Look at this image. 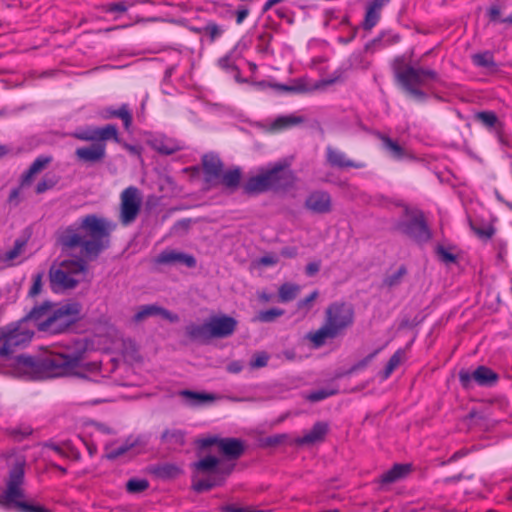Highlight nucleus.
Instances as JSON below:
<instances>
[{"mask_svg": "<svg viewBox=\"0 0 512 512\" xmlns=\"http://www.w3.org/2000/svg\"><path fill=\"white\" fill-rule=\"evenodd\" d=\"M86 351V345L82 344L71 353L45 350L35 356L20 354L15 357V368L21 375L31 380L67 375L83 376L76 372V369L83 368L90 372L98 370L95 362L83 363Z\"/></svg>", "mask_w": 512, "mask_h": 512, "instance_id": "f257e3e1", "label": "nucleus"}, {"mask_svg": "<svg viewBox=\"0 0 512 512\" xmlns=\"http://www.w3.org/2000/svg\"><path fill=\"white\" fill-rule=\"evenodd\" d=\"M116 224L99 217L96 214H88L80 219L77 227L68 226L58 237L63 250L82 248V254L90 260H95L102 251L110 247L111 233Z\"/></svg>", "mask_w": 512, "mask_h": 512, "instance_id": "f03ea898", "label": "nucleus"}, {"mask_svg": "<svg viewBox=\"0 0 512 512\" xmlns=\"http://www.w3.org/2000/svg\"><path fill=\"white\" fill-rule=\"evenodd\" d=\"M82 319V305L79 302L56 304L46 319L38 323V330L53 335L75 333Z\"/></svg>", "mask_w": 512, "mask_h": 512, "instance_id": "7ed1b4c3", "label": "nucleus"}, {"mask_svg": "<svg viewBox=\"0 0 512 512\" xmlns=\"http://www.w3.org/2000/svg\"><path fill=\"white\" fill-rule=\"evenodd\" d=\"M25 466L24 457L15 458L14 463L10 465L5 490L0 494V507L7 511L18 512L28 502L24 500L25 490L22 487L25 481Z\"/></svg>", "mask_w": 512, "mask_h": 512, "instance_id": "20e7f679", "label": "nucleus"}, {"mask_svg": "<svg viewBox=\"0 0 512 512\" xmlns=\"http://www.w3.org/2000/svg\"><path fill=\"white\" fill-rule=\"evenodd\" d=\"M71 135L91 142L89 146L76 149L75 155L78 159L86 163H96L105 158V141L111 138L117 140L118 130H76Z\"/></svg>", "mask_w": 512, "mask_h": 512, "instance_id": "39448f33", "label": "nucleus"}, {"mask_svg": "<svg viewBox=\"0 0 512 512\" xmlns=\"http://www.w3.org/2000/svg\"><path fill=\"white\" fill-rule=\"evenodd\" d=\"M396 78L403 89L413 98L423 101L426 98L425 92L421 89L430 81H436V71L428 68L408 66L396 73Z\"/></svg>", "mask_w": 512, "mask_h": 512, "instance_id": "423d86ee", "label": "nucleus"}, {"mask_svg": "<svg viewBox=\"0 0 512 512\" xmlns=\"http://www.w3.org/2000/svg\"><path fill=\"white\" fill-rule=\"evenodd\" d=\"M404 213L408 219L399 221L395 226L396 230L417 243L428 242L432 238V233L424 213L420 210L411 211L408 208H405Z\"/></svg>", "mask_w": 512, "mask_h": 512, "instance_id": "0eeeda50", "label": "nucleus"}, {"mask_svg": "<svg viewBox=\"0 0 512 512\" xmlns=\"http://www.w3.org/2000/svg\"><path fill=\"white\" fill-rule=\"evenodd\" d=\"M290 166V160L283 159L264 170L271 191H288L294 186L297 178Z\"/></svg>", "mask_w": 512, "mask_h": 512, "instance_id": "6e6552de", "label": "nucleus"}, {"mask_svg": "<svg viewBox=\"0 0 512 512\" xmlns=\"http://www.w3.org/2000/svg\"><path fill=\"white\" fill-rule=\"evenodd\" d=\"M458 377L461 386L466 390L473 387V382L479 386L492 387L499 379V375L496 372L484 365L478 366L472 372L462 368L458 373Z\"/></svg>", "mask_w": 512, "mask_h": 512, "instance_id": "1a4fd4ad", "label": "nucleus"}, {"mask_svg": "<svg viewBox=\"0 0 512 512\" xmlns=\"http://www.w3.org/2000/svg\"><path fill=\"white\" fill-rule=\"evenodd\" d=\"M22 319L8 324V339L6 344L0 346V357L8 358L14 353L16 347L24 346L29 343L34 335V332L23 328Z\"/></svg>", "mask_w": 512, "mask_h": 512, "instance_id": "9d476101", "label": "nucleus"}, {"mask_svg": "<svg viewBox=\"0 0 512 512\" xmlns=\"http://www.w3.org/2000/svg\"><path fill=\"white\" fill-rule=\"evenodd\" d=\"M141 208V198L138 189L130 186L121 194L120 221L123 225H129L135 221Z\"/></svg>", "mask_w": 512, "mask_h": 512, "instance_id": "9b49d317", "label": "nucleus"}, {"mask_svg": "<svg viewBox=\"0 0 512 512\" xmlns=\"http://www.w3.org/2000/svg\"><path fill=\"white\" fill-rule=\"evenodd\" d=\"M325 321L332 325L338 332L349 327L353 323L354 311L346 303H332L326 309Z\"/></svg>", "mask_w": 512, "mask_h": 512, "instance_id": "f8f14e48", "label": "nucleus"}, {"mask_svg": "<svg viewBox=\"0 0 512 512\" xmlns=\"http://www.w3.org/2000/svg\"><path fill=\"white\" fill-rule=\"evenodd\" d=\"M49 285L54 293L64 292L75 289L79 280L73 278L69 271H65L61 266L59 268L52 265L49 269Z\"/></svg>", "mask_w": 512, "mask_h": 512, "instance_id": "ddd939ff", "label": "nucleus"}, {"mask_svg": "<svg viewBox=\"0 0 512 512\" xmlns=\"http://www.w3.org/2000/svg\"><path fill=\"white\" fill-rule=\"evenodd\" d=\"M210 334L213 339L228 338L237 329L238 321L229 315L211 316L208 319Z\"/></svg>", "mask_w": 512, "mask_h": 512, "instance_id": "4468645a", "label": "nucleus"}, {"mask_svg": "<svg viewBox=\"0 0 512 512\" xmlns=\"http://www.w3.org/2000/svg\"><path fill=\"white\" fill-rule=\"evenodd\" d=\"M304 206L314 214H326L332 210V199L328 192L317 190L307 196Z\"/></svg>", "mask_w": 512, "mask_h": 512, "instance_id": "2eb2a0df", "label": "nucleus"}, {"mask_svg": "<svg viewBox=\"0 0 512 512\" xmlns=\"http://www.w3.org/2000/svg\"><path fill=\"white\" fill-rule=\"evenodd\" d=\"M157 264L182 265L188 268H195L197 261L193 255L176 250H164L155 259Z\"/></svg>", "mask_w": 512, "mask_h": 512, "instance_id": "dca6fc26", "label": "nucleus"}, {"mask_svg": "<svg viewBox=\"0 0 512 512\" xmlns=\"http://www.w3.org/2000/svg\"><path fill=\"white\" fill-rule=\"evenodd\" d=\"M246 450L245 442L239 438H222L219 453L227 461L238 460Z\"/></svg>", "mask_w": 512, "mask_h": 512, "instance_id": "f3484780", "label": "nucleus"}, {"mask_svg": "<svg viewBox=\"0 0 512 512\" xmlns=\"http://www.w3.org/2000/svg\"><path fill=\"white\" fill-rule=\"evenodd\" d=\"M224 164L218 155L209 153L202 157V168L204 172V180L211 184L219 179L223 172Z\"/></svg>", "mask_w": 512, "mask_h": 512, "instance_id": "a211bd4d", "label": "nucleus"}, {"mask_svg": "<svg viewBox=\"0 0 512 512\" xmlns=\"http://www.w3.org/2000/svg\"><path fill=\"white\" fill-rule=\"evenodd\" d=\"M184 333L186 338L190 342L199 343V344H209L213 339L210 334V326L208 323V319L202 324H196L194 322H190L184 328Z\"/></svg>", "mask_w": 512, "mask_h": 512, "instance_id": "6ab92c4d", "label": "nucleus"}, {"mask_svg": "<svg viewBox=\"0 0 512 512\" xmlns=\"http://www.w3.org/2000/svg\"><path fill=\"white\" fill-rule=\"evenodd\" d=\"M329 431V425L327 422L318 421L316 422L311 430L304 436L299 437L295 440V443L299 446L313 445L315 443L323 442Z\"/></svg>", "mask_w": 512, "mask_h": 512, "instance_id": "aec40b11", "label": "nucleus"}, {"mask_svg": "<svg viewBox=\"0 0 512 512\" xmlns=\"http://www.w3.org/2000/svg\"><path fill=\"white\" fill-rule=\"evenodd\" d=\"M150 316H161L170 322H176L179 319L178 315L171 313L169 310L161 306L151 304L141 306L139 311L134 315V320L136 322H140Z\"/></svg>", "mask_w": 512, "mask_h": 512, "instance_id": "412c9836", "label": "nucleus"}, {"mask_svg": "<svg viewBox=\"0 0 512 512\" xmlns=\"http://www.w3.org/2000/svg\"><path fill=\"white\" fill-rule=\"evenodd\" d=\"M242 189L243 193L248 196H255L267 191H271L265 171L261 170L258 175L250 177L243 184Z\"/></svg>", "mask_w": 512, "mask_h": 512, "instance_id": "4be33fe9", "label": "nucleus"}, {"mask_svg": "<svg viewBox=\"0 0 512 512\" xmlns=\"http://www.w3.org/2000/svg\"><path fill=\"white\" fill-rule=\"evenodd\" d=\"M411 472L410 464H394L392 468L384 472L378 479V483L382 486L393 484L404 479Z\"/></svg>", "mask_w": 512, "mask_h": 512, "instance_id": "5701e85b", "label": "nucleus"}, {"mask_svg": "<svg viewBox=\"0 0 512 512\" xmlns=\"http://www.w3.org/2000/svg\"><path fill=\"white\" fill-rule=\"evenodd\" d=\"M389 1L390 0H374L368 5L363 22L364 29L370 30L378 23L381 9Z\"/></svg>", "mask_w": 512, "mask_h": 512, "instance_id": "b1692460", "label": "nucleus"}, {"mask_svg": "<svg viewBox=\"0 0 512 512\" xmlns=\"http://www.w3.org/2000/svg\"><path fill=\"white\" fill-rule=\"evenodd\" d=\"M340 334L332 325L326 321L324 325L314 333H309L308 338L315 347H321L325 344L327 339H333Z\"/></svg>", "mask_w": 512, "mask_h": 512, "instance_id": "393cba45", "label": "nucleus"}, {"mask_svg": "<svg viewBox=\"0 0 512 512\" xmlns=\"http://www.w3.org/2000/svg\"><path fill=\"white\" fill-rule=\"evenodd\" d=\"M220 459L214 455H207L204 458L194 462L192 464L193 469L200 474H209L210 476H216L218 471V465Z\"/></svg>", "mask_w": 512, "mask_h": 512, "instance_id": "a878e982", "label": "nucleus"}, {"mask_svg": "<svg viewBox=\"0 0 512 512\" xmlns=\"http://www.w3.org/2000/svg\"><path fill=\"white\" fill-rule=\"evenodd\" d=\"M179 395L186 399L187 403L191 406H200L216 400V396L214 394L188 389L180 391Z\"/></svg>", "mask_w": 512, "mask_h": 512, "instance_id": "bb28decb", "label": "nucleus"}, {"mask_svg": "<svg viewBox=\"0 0 512 512\" xmlns=\"http://www.w3.org/2000/svg\"><path fill=\"white\" fill-rule=\"evenodd\" d=\"M150 472L156 478L169 480L176 478L181 473V469L176 464L163 463L152 466Z\"/></svg>", "mask_w": 512, "mask_h": 512, "instance_id": "cd10ccee", "label": "nucleus"}, {"mask_svg": "<svg viewBox=\"0 0 512 512\" xmlns=\"http://www.w3.org/2000/svg\"><path fill=\"white\" fill-rule=\"evenodd\" d=\"M55 306V303L46 300L42 304L33 307L32 310L22 318V322L33 321L38 326V323L43 322L42 318L46 315L48 316V313L52 312Z\"/></svg>", "mask_w": 512, "mask_h": 512, "instance_id": "c85d7f7f", "label": "nucleus"}, {"mask_svg": "<svg viewBox=\"0 0 512 512\" xmlns=\"http://www.w3.org/2000/svg\"><path fill=\"white\" fill-rule=\"evenodd\" d=\"M379 137L383 142L384 148L389 152L391 157H393L394 159L400 160L409 156L408 151L398 141L393 140L389 136L380 133Z\"/></svg>", "mask_w": 512, "mask_h": 512, "instance_id": "c756f323", "label": "nucleus"}, {"mask_svg": "<svg viewBox=\"0 0 512 512\" xmlns=\"http://www.w3.org/2000/svg\"><path fill=\"white\" fill-rule=\"evenodd\" d=\"M186 432L180 429H166L161 434V442L171 445L183 447L186 444Z\"/></svg>", "mask_w": 512, "mask_h": 512, "instance_id": "7c9ffc66", "label": "nucleus"}, {"mask_svg": "<svg viewBox=\"0 0 512 512\" xmlns=\"http://www.w3.org/2000/svg\"><path fill=\"white\" fill-rule=\"evenodd\" d=\"M138 444L139 440L130 441V439H127V441L123 445L108 451L105 454V458H107L108 460H115L118 457L124 456L129 452H131V457L135 456L140 453V450H136Z\"/></svg>", "mask_w": 512, "mask_h": 512, "instance_id": "2f4dec72", "label": "nucleus"}, {"mask_svg": "<svg viewBox=\"0 0 512 512\" xmlns=\"http://www.w3.org/2000/svg\"><path fill=\"white\" fill-rule=\"evenodd\" d=\"M305 118L301 115L290 114L275 118L270 124V128H290L305 124Z\"/></svg>", "mask_w": 512, "mask_h": 512, "instance_id": "473e14b6", "label": "nucleus"}, {"mask_svg": "<svg viewBox=\"0 0 512 512\" xmlns=\"http://www.w3.org/2000/svg\"><path fill=\"white\" fill-rule=\"evenodd\" d=\"M106 116L120 119L124 128H129L132 125V112L128 104H122L119 108H108Z\"/></svg>", "mask_w": 512, "mask_h": 512, "instance_id": "72a5a7b5", "label": "nucleus"}, {"mask_svg": "<svg viewBox=\"0 0 512 512\" xmlns=\"http://www.w3.org/2000/svg\"><path fill=\"white\" fill-rule=\"evenodd\" d=\"M321 86V84H315L313 86H310L306 83L305 80H297L294 82L293 85H284V84H274L272 87L277 91H283V92H291V93H304L311 91L313 89H318Z\"/></svg>", "mask_w": 512, "mask_h": 512, "instance_id": "f704fd0d", "label": "nucleus"}, {"mask_svg": "<svg viewBox=\"0 0 512 512\" xmlns=\"http://www.w3.org/2000/svg\"><path fill=\"white\" fill-rule=\"evenodd\" d=\"M241 177L242 171L239 167H236L224 173L222 172V175L219 179L221 180V184L223 186L230 189L231 191H235L240 185Z\"/></svg>", "mask_w": 512, "mask_h": 512, "instance_id": "c9c22d12", "label": "nucleus"}, {"mask_svg": "<svg viewBox=\"0 0 512 512\" xmlns=\"http://www.w3.org/2000/svg\"><path fill=\"white\" fill-rule=\"evenodd\" d=\"M327 161L332 167L347 168V167H360L359 164H355L351 160H346L344 154L332 149L327 148Z\"/></svg>", "mask_w": 512, "mask_h": 512, "instance_id": "e433bc0d", "label": "nucleus"}, {"mask_svg": "<svg viewBox=\"0 0 512 512\" xmlns=\"http://www.w3.org/2000/svg\"><path fill=\"white\" fill-rule=\"evenodd\" d=\"M223 485V477L211 476L209 479L194 481L192 489L197 493L210 491L212 488Z\"/></svg>", "mask_w": 512, "mask_h": 512, "instance_id": "4c0bfd02", "label": "nucleus"}, {"mask_svg": "<svg viewBox=\"0 0 512 512\" xmlns=\"http://www.w3.org/2000/svg\"><path fill=\"white\" fill-rule=\"evenodd\" d=\"M300 291V287L293 283H284L279 287L278 296L279 301L282 303L294 300Z\"/></svg>", "mask_w": 512, "mask_h": 512, "instance_id": "58836bf2", "label": "nucleus"}, {"mask_svg": "<svg viewBox=\"0 0 512 512\" xmlns=\"http://www.w3.org/2000/svg\"><path fill=\"white\" fill-rule=\"evenodd\" d=\"M405 355L404 350L399 349L397 350L388 360L384 370L381 372V378L383 380H386L390 377L392 372L400 365L402 362V359Z\"/></svg>", "mask_w": 512, "mask_h": 512, "instance_id": "ea45409f", "label": "nucleus"}, {"mask_svg": "<svg viewBox=\"0 0 512 512\" xmlns=\"http://www.w3.org/2000/svg\"><path fill=\"white\" fill-rule=\"evenodd\" d=\"M61 268L65 271H69L72 275L85 272L87 270V263L83 258L76 260H63L60 263Z\"/></svg>", "mask_w": 512, "mask_h": 512, "instance_id": "a19ab883", "label": "nucleus"}, {"mask_svg": "<svg viewBox=\"0 0 512 512\" xmlns=\"http://www.w3.org/2000/svg\"><path fill=\"white\" fill-rule=\"evenodd\" d=\"M380 350H381L380 348L374 350L372 353L368 354L365 358H363L362 360L355 363L349 370H347L343 373H338V374H336L335 377L340 378V377H343L345 375H350L358 370L365 368L371 362V360L379 353Z\"/></svg>", "mask_w": 512, "mask_h": 512, "instance_id": "79ce46f5", "label": "nucleus"}, {"mask_svg": "<svg viewBox=\"0 0 512 512\" xmlns=\"http://www.w3.org/2000/svg\"><path fill=\"white\" fill-rule=\"evenodd\" d=\"M469 224L473 232L481 239L488 240L494 234V228L491 225H479L474 220H469Z\"/></svg>", "mask_w": 512, "mask_h": 512, "instance_id": "37998d69", "label": "nucleus"}, {"mask_svg": "<svg viewBox=\"0 0 512 512\" xmlns=\"http://www.w3.org/2000/svg\"><path fill=\"white\" fill-rule=\"evenodd\" d=\"M149 487V482L147 479H138V478H131L126 483V490L130 494H138Z\"/></svg>", "mask_w": 512, "mask_h": 512, "instance_id": "c03bdc74", "label": "nucleus"}, {"mask_svg": "<svg viewBox=\"0 0 512 512\" xmlns=\"http://www.w3.org/2000/svg\"><path fill=\"white\" fill-rule=\"evenodd\" d=\"M59 181V177L49 174H46L36 185L35 192L37 194H42L49 189L54 188Z\"/></svg>", "mask_w": 512, "mask_h": 512, "instance_id": "a18cd8bd", "label": "nucleus"}, {"mask_svg": "<svg viewBox=\"0 0 512 512\" xmlns=\"http://www.w3.org/2000/svg\"><path fill=\"white\" fill-rule=\"evenodd\" d=\"M472 61L476 66L483 68H490L495 65L493 55L489 51L474 54Z\"/></svg>", "mask_w": 512, "mask_h": 512, "instance_id": "49530a36", "label": "nucleus"}, {"mask_svg": "<svg viewBox=\"0 0 512 512\" xmlns=\"http://www.w3.org/2000/svg\"><path fill=\"white\" fill-rule=\"evenodd\" d=\"M406 274H407L406 267L404 265H401L395 273L388 275L384 278L383 285H385L389 288L395 287L401 283L402 278Z\"/></svg>", "mask_w": 512, "mask_h": 512, "instance_id": "de8ad7c7", "label": "nucleus"}, {"mask_svg": "<svg viewBox=\"0 0 512 512\" xmlns=\"http://www.w3.org/2000/svg\"><path fill=\"white\" fill-rule=\"evenodd\" d=\"M153 149L163 155H171L177 152L180 148L176 144L166 145L163 141L155 139L149 141Z\"/></svg>", "mask_w": 512, "mask_h": 512, "instance_id": "09e8293b", "label": "nucleus"}, {"mask_svg": "<svg viewBox=\"0 0 512 512\" xmlns=\"http://www.w3.org/2000/svg\"><path fill=\"white\" fill-rule=\"evenodd\" d=\"M285 313L283 309L271 308L268 310L260 311L257 315V320L263 323H270L275 321L276 318L282 316Z\"/></svg>", "mask_w": 512, "mask_h": 512, "instance_id": "8fccbe9b", "label": "nucleus"}, {"mask_svg": "<svg viewBox=\"0 0 512 512\" xmlns=\"http://www.w3.org/2000/svg\"><path fill=\"white\" fill-rule=\"evenodd\" d=\"M288 440L287 434H275L271 436H267L261 440V445L263 447H277L284 443H286Z\"/></svg>", "mask_w": 512, "mask_h": 512, "instance_id": "3c124183", "label": "nucleus"}, {"mask_svg": "<svg viewBox=\"0 0 512 512\" xmlns=\"http://www.w3.org/2000/svg\"><path fill=\"white\" fill-rule=\"evenodd\" d=\"M221 440H222V438H220L218 436H211V437H207V438H198L195 440V445H196L198 451L202 452L205 449H207L213 445H216L219 448Z\"/></svg>", "mask_w": 512, "mask_h": 512, "instance_id": "603ef678", "label": "nucleus"}, {"mask_svg": "<svg viewBox=\"0 0 512 512\" xmlns=\"http://www.w3.org/2000/svg\"><path fill=\"white\" fill-rule=\"evenodd\" d=\"M474 117L480 122V124L486 127H493L497 121L496 114L492 111L479 112L476 113Z\"/></svg>", "mask_w": 512, "mask_h": 512, "instance_id": "864d4df0", "label": "nucleus"}, {"mask_svg": "<svg viewBox=\"0 0 512 512\" xmlns=\"http://www.w3.org/2000/svg\"><path fill=\"white\" fill-rule=\"evenodd\" d=\"M337 392L338 391L336 389L316 390V391H313L308 394L307 400H309L310 402H318V401L324 400L330 396L337 394Z\"/></svg>", "mask_w": 512, "mask_h": 512, "instance_id": "5fc2aeb1", "label": "nucleus"}, {"mask_svg": "<svg viewBox=\"0 0 512 512\" xmlns=\"http://www.w3.org/2000/svg\"><path fill=\"white\" fill-rule=\"evenodd\" d=\"M436 255L438 256L439 260L445 264H451L457 262V256L453 253H450L445 247L442 245H438L436 247Z\"/></svg>", "mask_w": 512, "mask_h": 512, "instance_id": "6e6d98bb", "label": "nucleus"}, {"mask_svg": "<svg viewBox=\"0 0 512 512\" xmlns=\"http://www.w3.org/2000/svg\"><path fill=\"white\" fill-rule=\"evenodd\" d=\"M44 276V272H39L33 277V284L28 292V296L34 298L38 296L42 291V279Z\"/></svg>", "mask_w": 512, "mask_h": 512, "instance_id": "4d7b16f0", "label": "nucleus"}, {"mask_svg": "<svg viewBox=\"0 0 512 512\" xmlns=\"http://www.w3.org/2000/svg\"><path fill=\"white\" fill-rule=\"evenodd\" d=\"M52 161L51 156H40L36 158L33 163L30 165V169L35 173L41 172L46 166Z\"/></svg>", "mask_w": 512, "mask_h": 512, "instance_id": "13d9d810", "label": "nucleus"}, {"mask_svg": "<svg viewBox=\"0 0 512 512\" xmlns=\"http://www.w3.org/2000/svg\"><path fill=\"white\" fill-rule=\"evenodd\" d=\"M27 240L26 239H16L14 242V246L11 250H9L6 255V260H13L20 254L22 248L26 245Z\"/></svg>", "mask_w": 512, "mask_h": 512, "instance_id": "bf43d9fd", "label": "nucleus"}, {"mask_svg": "<svg viewBox=\"0 0 512 512\" xmlns=\"http://www.w3.org/2000/svg\"><path fill=\"white\" fill-rule=\"evenodd\" d=\"M269 355L266 352L256 353L250 361L251 368H262L268 363Z\"/></svg>", "mask_w": 512, "mask_h": 512, "instance_id": "052dcab7", "label": "nucleus"}, {"mask_svg": "<svg viewBox=\"0 0 512 512\" xmlns=\"http://www.w3.org/2000/svg\"><path fill=\"white\" fill-rule=\"evenodd\" d=\"M32 429L28 426L13 428L9 430V434L14 438V440L20 442L27 436L31 435Z\"/></svg>", "mask_w": 512, "mask_h": 512, "instance_id": "680f3d73", "label": "nucleus"}, {"mask_svg": "<svg viewBox=\"0 0 512 512\" xmlns=\"http://www.w3.org/2000/svg\"><path fill=\"white\" fill-rule=\"evenodd\" d=\"M203 31L207 35H209L211 41H214L223 32L221 27L218 24L214 23V22L207 23L206 26L203 28Z\"/></svg>", "mask_w": 512, "mask_h": 512, "instance_id": "e2e57ef3", "label": "nucleus"}, {"mask_svg": "<svg viewBox=\"0 0 512 512\" xmlns=\"http://www.w3.org/2000/svg\"><path fill=\"white\" fill-rule=\"evenodd\" d=\"M18 512H52L51 510L45 508L44 506L34 503L27 502Z\"/></svg>", "mask_w": 512, "mask_h": 512, "instance_id": "0e129e2a", "label": "nucleus"}, {"mask_svg": "<svg viewBox=\"0 0 512 512\" xmlns=\"http://www.w3.org/2000/svg\"><path fill=\"white\" fill-rule=\"evenodd\" d=\"M127 9H128V5L124 1L118 2V3H110L103 7V10L107 13H112V12L123 13V12H126Z\"/></svg>", "mask_w": 512, "mask_h": 512, "instance_id": "69168bd1", "label": "nucleus"}, {"mask_svg": "<svg viewBox=\"0 0 512 512\" xmlns=\"http://www.w3.org/2000/svg\"><path fill=\"white\" fill-rule=\"evenodd\" d=\"M318 296H319V293L317 290H315L310 295L305 297L304 299L299 300L298 304H297L298 309H303V308L310 309L312 302L315 301Z\"/></svg>", "mask_w": 512, "mask_h": 512, "instance_id": "338daca9", "label": "nucleus"}, {"mask_svg": "<svg viewBox=\"0 0 512 512\" xmlns=\"http://www.w3.org/2000/svg\"><path fill=\"white\" fill-rule=\"evenodd\" d=\"M220 511L221 512H262V510L237 507L233 504H227V505L221 506Z\"/></svg>", "mask_w": 512, "mask_h": 512, "instance_id": "774afa93", "label": "nucleus"}]
</instances>
